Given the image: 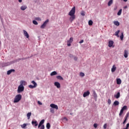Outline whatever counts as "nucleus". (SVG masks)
Returning a JSON list of instances; mask_svg holds the SVG:
<instances>
[{"mask_svg": "<svg viewBox=\"0 0 129 129\" xmlns=\"http://www.w3.org/2000/svg\"><path fill=\"white\" fill-rule=\"evenodd\" d=\"M69 15L71 16L70 20H71V23L75 20V7H73L71 11L69 13Z\"/></svg>", "mask_w": 129, "mask_h": 129, "instance_id": "f257e3e1", "label": "nucleus"}, {"mask_svg": "<svg viewBox=\"0 0 129 129\" xmlns=\"http://www.w3.org/2000/svg\"><path fill=\"white\" fill-rule=\"evenodd\" d=\"M21 99H22V95L21 94L17 95L14 98V103H17V102H19Z\"/></svg>", "mask_w": 129, "mask_h": 129, "instance_id": "f03ea898", "label": "nucleus"}, {"mask_svg": "<svg viewBox=\"0 0 129 129\" xmlns=\"http://www.w3.org/2000/svg\"><path fill=\"white\" fill-rule=\"evenodd\" d=\"M126 109H127V106H124L122 107V108L121 109L120 112L119 113V115L120 116H121V115H122V113H123V111L124 110H126Z\"/></svg>", "mask_w": 129, "mask_h": 129, "instance_id": "7ed1b4c3", "label": "nucleus"}, {"mask_svg": "<svg viewBox=\"0 0 129 129\" xmlns=\"http://www.w3.org/2000/svg\"><path fill=\"white\" fill-rule=\"evenodd\" d=\"M25 89V87H24V86L20 85L18 86V93H21V92H23V91Z\"/></svg>", "mask_w": 129, "mask_h": 129, "instance_id": "20e7f679", "label": "nucleus"}, {"mask_svg": "<svg viewBox=\"0 0 129 129\" xmlns=\"http://www.w3.org/2000/svg\"><path fill=\"white\" fill-rule=\"evenodd\" d=\"M48 23H49V19H47L40 26L41 29H45V27L47 26V24H48Z\"/></svg>", "mask_w": 129, "mask_h": 129, "instance_id": "39448f33", "label": "nucleus"}, {"mask_svg": "<svg viewBox=\"0 0 129 129\" xmlns=\"http://www.w3.org/2000/svg\"><path fill=\"white\" fill-rule=\"evenodd\" d=\"M72 42H73V37H71L70 39L67 41V46H68V47H70Z\"/></svg>", "mask_w": 129, "mask_h": 129, "instance_id": "423d86ee", "label": "nucleus"}, {"mask_svg": "<svg viewBox=\"0 0 129 129\" xmlns=\"http://www.w3.org/2000/svg\"><path fill=\"white\" fill-rule=\"evenodd\" d=\"M113 44H114V42H113V41L112 40H110L108 42V47H109V48H111V47H114L113 46Z\"/></svg>", "mask_w": 129, "mask_h": 129, "instance_id": "0eeeda50", "label": "nucleus"}, {"mask_svg": "<svg viewBox=\"0 0 129 129\" xmlns=\"http://www.w3.org/2000/svg\"><path fill=\"white\" fill-rule=\"evenodd\" d=\"M23 33H24V35L25 37H26V38L27 39H29L30 36L29 35V34H28V32L27 31H26V30H23Z\"/></svg>", "mask_w": 129, "mask_h": 129, "instance_id": "6e6552de", "label": "nucleus"}, {"mask_svg": "<svg viewBox=\"0 0 129 129\" xmlns=\"http://www.w3.org/2000/svg\"><path fill=\"white\" fill-rule=\"evenodd\" d=\"M90 94V92L89 91H87V92L84 93L83 97H86V96H88Z\"/></svg>", "mask_w": 129, "mask_h": 129, "instance_id": "1a4fd4ad", "label": "nucleus"}, {"mask_svg": "<svg viewBox=\"0 0 129 129\" xmlns=\"http://www.w3.org/2000/svg\"><path fill=\"white\" fill-rule=\"evenodd\" d=\"M50 107H52V108H55V109H58V106L54 104H50Z\"/></svg>", "mask_w": 129, "mask_h": 129, "instance_id": "9d476101", "label": "nucleus"}, {"mask_svg": "<svg viewBox=\"0 0 129 129\" xmlns=\"http://www.w3.org/2000/svg\"><path fill=\"white\" fill-rule=\"evenodd\" d=\"M128 55V51L125 49L124 50V57H125V58H127Z\"/></svg>", "mask_w": 129, "mask_h": 129, "instance_id": "9b49d317", "label": "nucleus"}, {"mask_svg": "<svg viewBox=\"0 0 129 129\" xmlns=\"http://www.w3.org/2000/svg\"><path fill=\"white\" fill-rule=\"evenodd\" d=\"M20 85H22V86H24H24L27 85V82L24 80L21 81Z\"/></svg>", "mask_w": 129, "mask_h": 129, "instance_id": "f8f14e48", "label": "nucleus"}, {"mask_svg": "<svg viewBox=\"0 0 129 129\" xmlns=\"http://www.w3.org/2000/svg\"><path fill=\"white\" fill-rule=\"evenodd\" d=\"M54 86H56L57 88H60V87H61L60 83L58 82H55L54 83Z\"/></svg>", "mask_w": 129, "mask_h": 129, "instance_id": "ddd939ff", "label": "nucleus"}, {"mask_svg": "<svg viewBox=\"0 0 129 129\" xmlns=\"http://www.w3.org/2000/svg\"><path fill=\"white\" fill-rule=\"evenodd\" d=\"M45 122V120L42 119L41 120V121H40L38 124V128H40V127L42 125H43V124Z\"/></svg>", "mask_w": 129, "mask_h": 129, "instance_id": "4468645a", "label": "nucleus"}, {"mask_svg": "<svg viewBox=\"0 0 129 129\" xmlns=\"http://www.w3.org/2000/svg\"><path fill=\"white\" fill-rule=\"evenodd\" d=\"M31 123L32 125H34V126H38V122H37V121H32Z\"/></svg>", "mask_w": 129, "mask_h": 129, "instance_id": "2eb2a0df", "label": "nucleus"}, {"mask_svg": "<svg viewBox=\"0 0 129 129\" xmlns=\"http://www.w3.org/2000/svg\"><path fill=\"white\" fill-rule=\"evenodd\" d=\"M21 11H25V10H27L28 9V7L27 6H22L20 8Z\"/></svg>", "mask_w": 129, "mask_h": 129, "instance_id": "dca6fc26", "label": "nucleus"}, {"mask_svg": "<svg viewBox=\"0 0 129 129\" xmlns=\"http://www.w3.org/2000/svg\"><path fill=\"white\" fill-rule=\"evenodd\" d=\"M12 72H15V70L11 69L7 72V75H10Z\"/></svg>", "mask_w": 129, "mask_h": 129, "instance_id": "f3484780", "label": "nucleus"}, {"mask_svg": "<svg viewBox=\"0 0 129 129\" xmlns=\"http://www.w3.org/2000/svg\"><path fill=\"white\" fill-rule=\"evenodd\" d=\"M114 97L115 98H119V97H120V93H119V92H118L117 93V94H116V95H114Z\"/></svg>", "mask_w": 129, "mask_h": 129, "instance_id": "a211bd4d", "label": "nucleus"}, {"mask_svg": "<svg viewBox=\"0 0 129 129\" xmlns=\"http://www.w3.org/2000/svg\"><path fill=\"white\" fill-rule=\"evenodd\" d=\"M112 4H113V0H110L108 3V6L110 7Z\"/></svg>", "mask_w": 129, "mask_h": 129, "instance_id": "6ab92c4d", "label": "nucleus"}, {"mask_svg": "<svg viewBox=\"0 0 129 129\" xmlns=\"http://www.w3.org/2000/svg\"><path fill=\"white\" fill-rule=\"evenodd\" d=\"M116 82L118 85L121 84V80L120 79H117Z\"/></svg>", "mask_w": 129, "mask_h": 129, "instance_id": "aec40b11", "label": "nucleus"}, {"mask_svg": "<svg viewBox=\"0 0 129 129\" xmlns=\"http://www.w3.org/2000/svg\"><path fill=\"white\" fill-rule=\"evenodd\" d=\"M119 102H118V101H115L113 103V105H114V106L119 105Z\"/></svg>", "mask_w": 129, "mask_h": 129, "instance_id": "412c9836", "label": "nucleus"}, {"mask_svg": "<svg viewBox=\"0 0 129 129\" xmlns=\"http://www.w3.org/2000/svg\"><path fill=\"white\" fill-rule=\"evenodd\" d=\"M113 24L115 25V26H119V22L118 21H113Z\"/></svg>", "mask_w": 129, "mask_h": 129, "instance_id": "4be33fe9", "label": "nucleus"}, {"mask_svg": "<svg viewBox=\"0 0 129 129\" xmlns=\"http://www.w3.org/2000/svg\"><path fill=\"white\" fill-rule=\"evenodd\" d=\"M116 70V67L115 66H113L112 69H111V72H114Z\"/></svg>", "mask_w": 129, "mask_h": 129, "instance_id": "5701e85b", "label": "nucleus"}, {"mask_svg": "<svg viewBox=\"0 0 129 129\" xmlns=\"http://www.w3.org/2000/svg\"><path fill=\"white\" fill-rule=\"evenodd\" d=\"M31 115H32L31 112H28L27 114V116L28 119H30V117H31Z\"/></svg>", "mask_w": 129, "mask_h": 129, "instance_id": "b1692460", "label": "nucleus"}, {"mask_svg": "<svg viewBox=\"0 0 129 129\" xmlns=\"http://www.w3.org/2000/svg\"><path fill=\"white\" fill-rule=\"evenodd\" d=\"M57 79H58V80H63V77H62L61 76H56Z\"/></svg>", "mask_w": 129, "mask_h": 129, "instance_id": "393cba45", "label": "nucleus"}, {"mask_svg": "<svg viewBox=\"0 0 129 129\" xmlns=\"http://www.w3.org/2000/svg\"><path fill=\"white\" fill-rule=\"evenodd\" d=\"M54 75H57V73L55 71L52 72L50 74V76H54Z\"/></svg>", "mask_w": 129, "mask_h": 129, "instance_id": "a878e982", "label": "nucleus"}, {"mask_svg": "<svg viewBox=\"0 0 129 129\" xmlns=\"http://www.w3.org/2000/svg\"><path fill=\"white\" fill-rule=\"evenodd\" d=\"M31 83H32V84H33V86H34L35 87H37V83L35 81H32L31 82Z\"/></svg>", "mask_w": 129, "mask_h": 129, "instance_id": "bb28decb", "label": "nucleus"}, {"mask_svg": "<svg viewBox=\"0 0 129 129\" xmlns=\"http://www.w3.org/2000/svg\"><path fill=\"white\" fill-rule=\"evenodd\" d=\"M89 26H92L93 25V21L92 20H89L88 22Z\"/></svg>", "mask_w": 129, "mask_h": 129, "instance_id": "cd10ccee", "label": "nucleus"}, {"mask_svg": "<svg viewBox=\"0 0 129 129\" xmlns=\"http://www.w3.org/2000/svg\"><path fill=\"white\" fill-rule=\"evenodd\" d=\"M119 32H120V31L117 30V31L115 33V36H116L117 37H119V35H118V34H119Z\"/></svg>", "mask_w": 129, "mask_h": 129, "instance_id": "c85d7f7f", "label": "nucleus"}, {"mask_svg": "<svg viewBox=\"0 0 129 129\" xmlns=\"http://www.w3.org/2000/svg\"><path fill=\"white\" fill-rule=\"evenodd\" d=\"M46 127H47V129H50V127H51V125H50V123H47Z\"/></svg>", "mask_w": 129, "mask_h": 129, "instance_id": "c756f323", "label": "nucleus"}, {"mask_svg": "<svg viewBox=\"0 0 129 129\" xmlns=\"http://www.w3.org/2000/svg\"><path fill=\"white\" fill-rule=\"evenodd\" d=\"M122 11V10L120 9V10H119V11L117 13V15L118 16H120V15H121V12Z\"/></svg>", "mask_w": 129, "mask_h": 129, "instance_id": "7c9ffc66", "label": "nucleus"}, {"mask_svg": "<svg viewBox=\"0 0 129 129\" xmlns=\"http://www.w3.org/2000/svg\"><path fill=\"white\" fill-rule=\"evenodd\" d=\"M120 40H121V41H122V40H123V33H121V35L120 36Z\"/></svg>", "mask_w": 129, "mask_h": 129, "instance_id": "2f4dec72", "label": "nucleus"}, {"mask_svg": "<svg viewBox=\"0 0 129 129\" xmlns=\"http://www.w3.org/2000/svg\"><path fill=\"white\" fill-rule=\"evenodd\" d=\"M85 74H84V73H80V76H81V77H84Z\"/></svg>", "mask_w": 129, "mask_h": 129, "instance_id": "473e14b6", "label": "nucleus"}, {"mask_svg": "<svg viewBox=\"0 0 129 129\" xmlns=\"http://www.w3.org/2000/svg\"><path fill=\"white\" fill-rule=\"evenodd\" d=\"M29 88H32V89H33V88H36V87H35V86H33V85H30L29 86Z\"/></svg>", "mask_w": 129, "mask_h": 129, "instance_id": "72a5a7b5", "label": "nucleus"}, {"mask_svg": "<svg viewBox=\"0 0 129 129\" xmlns=\"http://www.w3.org/2000/svg\"><path fill=\"white\" fill-rule=\"evenodd\" d=\"M26 126H27V124L26 123H24L22 125H21V127H22V128H25Z\"/></svg>", "mask_w": 129, "mask_h": 129, "instance_id": "f704fd0d", "label": "nucleus"}, {"mask_svg": "<svg viewBox=\"0 0 129 129\" xmlns=\"http://www.w3.org/2000/svg\"><path fill=\"white\" fill-rule=\"evenodd\" d=\"M33 24H34V25H38V22L36 20H33Z\"/></svg>", "mask_w": 129, "mask_h": 129, "instance_id": "c9c22d12", "label": "nucleus"}, {"mask_svg": "<svg viewBox=\"0 0 129 129\" xmlns=\"http://www.w3.org/2000/svg\"><path fill=\"white\" fill-rule=\"evenodd\" d=\"M40 127V129H45V125H42Z\"/></svg>", "mask_w": 129, "mask_h": 129, "instance_id": "e433bc0d", "label": "nucleus"}, {"mask_svg": "<svg viewBox=\"0 0 129 129\" xmlns=\"http://www.w3.org/2000/svg\"><path fill=\"white\" fill-rule=\"evenodd\" d=\"M37 103H38V104H39V105H42V104H43L42 103V102H41V101H37Z\"/></svg>", "mask_w": 129, "mask_h": 129, "instance_id": "4c0bfd02", "label": "nucleus"}, {"mask_svg": "<svg viewBox=\"0 0 129 129\" xmlns=\"http://www.w3.org/2000/svg\"><path fill=\"white\" fill-rule=\"evenodd\" d=\"M94 127H95V128H97V123H94Z\"/></svg>", "mask_w": 129, "mask_h": 129, "instance_id": "58836bf2", "label": "nucleus"}, {"mask_svg": "<svg viewBox=\"0 0 129 129\" xmlns=\"http://www.w3.org/2000/svg\"><path fill=\"white\" fill-rule=\"evenodd\" d=\"M107 126V124L106 123L104 124V125H103V127L104 129H106Z\"/></svg>", "mask_w": 129, "mask_h": 129, "instance_id": "ea45409f", "label": "nucleus"}, {"mask_svg": "<svg viewBox=\"0 0 129 129\" xmlns=\"http://www.w3.org/2000/svg\"><path fill=\"white\" fill-rule=\"evenodd\" d=\"M78 59V57H77V56H75L74 58V59L75 60V61H77Z\"/></svg>", "mask_w": 129, "mask_h": 129, "instance_id": "a19ab883", "label": "nucleus"}, {"mask_svg": "<svg viewBox=\"0 0 129 129\" xmlns=\"http://www.w3.org/2000/svg\"><path fill=\"white\" fill-rule=\"evenodd\" d=\"M127 117H128V113H127L125 116V119H127Z\"/></svg>", "mask_w": 129, "mask_h": 129, "instance_id": "79ce46f5", "label": "nucleus"}, {"mask_svg": "<svg viewBox=\"0 0 129 129\" xmlns=\"http://www.w3.org/2000/svg\"><path fill=\"white\" fill-rule=\"evenodd\" d=\"M108 104H110V103H111V100L109 99L108 100Z\"/></svg>", "mask_w": 129, "mask_h": 129, "instance_id": "37998d69", "label": "nucleus"}, {"mask_svg": "<svg viewBox=\"0 0 129 129\" xmlns=\"http://www.w3.org/2000/svg\"><path fill=\"white\" fill-rule=\"evenodd\" d=\"M81 15L82 16H83V17H84V16H85V14L84 13V12H82Z\"/></svg>", "mask_w": 129, "mask_h": 129, "instance_id": "c03bdc74", "label": "nucleus"}, {"mask_svg": "<svg viewBox=\"0 0 129 129\" xmlns=\"http://www.w3.org/2000/svg\"><path fill=\"white\" fill-rule=\"evenodd\" d=\"M36 20L37 21H41V18L38 17V18H36Z\"/></svg>", "mask_w": 129, "mask_h": 129, "instance_id": "a18cd8bd", "label": "nucleus"}, {"mask_svg": "<svg viewBox=\"0 0 129 129\" xmlns=\"http://www.w3.org/2000/svg\"><path fill=\"white\" fill-rule=\"evenodd\" d=\"M50 112H51L52 113H54V110L53 108H50Z\"/></svg>", "mask_w": 129, "mask_h": 129, "instance_id": "49530a36", "label": "nucleus"}, {"mask_svg": "<svg viewBox=\"0 0 129 129\" xmlns=\"http://www.w3.org/2000/svg\"><path fill=\"white\" fill-rule=\"evenodd\" d=\"M128 127H129V123H127L125 128L128 129Z\"/></svg>", "mask_w": 129, "mask_h": 129, "instance_id": "de8ad7c7", "label": "nucleus"}, {"mask_svg": "<svg viewBox=\"0 0 129 129\" xmlns=\"http://www.w3.org/2000/svg\"><path fill=\"white\" fill-rule=\"evenodd\" d=\"M83 42H84V40H81V41L79 42V43H80V44H82V43H83Z\"/></svg>", "mask_w": 129, "mask_h": 129, "instance_id": "09e8293b", "label": "nucleus"}, {"mask_svg": "<svg viewBox=\"0 0 129 129\" xmlns=\"http://www.w3.org/2000/svg\"><path fill=\"white\" fill-rule=\"evenodd\" d=\"M126 119H125L124 120L123 122V124H124V123H125V122H126Z\"/></svg>", "mask_w": 129, "mask_h": 129, "instance_id": "8fccbe9b", "label": "nucleus"}, {"mask_svg": "<svg viewBox=\"0 0 129 129\" xmlns=\"http://www.w3.org/2000/svg\"><path fill=\"white\" fill-rule=\"evenodd\" d=\"M94 96H97V95L96 94V93H95V92H94Z\"/></svg>", "mask_w": 129, "mask_h": 129, "instance_id": "3c124183", "label": "nucleus"}, {"mask_svg": "<svg viewBox=\"0 0 129 129\" xmlns=\"http://www.w3.org/2000/svg\"><path fill=\"white\" fill-rule=\"evenodd\" d=\"M63 119H66V120H67H67H68V119H67L66 117H64Z\"/></svg>", "mask_w": 129, "mask_h": 129, "instance_id": "603ef678", "label": "nucleus"}, {"mask_svg": "<svg viewBox=\"0 0 129 129\" xmlns=\"http://www.w3.org/2000/svg\"><path fill=\"white\" fill-rule=\"evenodd\" d=\"M19 3H22V0H18Z\"/></svg>", "mask_w": 129, "mask_h": 129, "instance_id": "864d4df0", "label": "nucleus"}, {"mask_svg": "<svg viewBox=\"0 0 129 129\" xmlns=\"http://www.w3.org/2000/svg\"><path fill=\"white\" fill-rule=\"evenodd\" d=\"M124 9H127V6L124 7Z\"/></svg>", "mask_w": 129, "mask_h": 129, "instance_id": "5fc2aeb1", "label": "nucleus"}, {"mask_svg": "<svg viewBox=\"0 0 129 129\" xmlns=\"http://www.w3.org/2000/svg\"><path fill=\"white\" fill-rule=\"evenodd\" d=\"M123 2H127V0H123Z\"/></svg>", "mask_w": 129, "mask_h": 129, "instance_id": "6e6d98bb", "label": "nucleus"}, {"mask_svg": "<svg viewBox=\"0 0 129 129\" xmlns=\"http://www.w3.org/2000/svg\"><path fill=\"white\" fill-rule=\"evenodd\" d=\"M123 129H127V128H123Z\"/></svg>", "mask_w": 129, "mask_h": 129, "instance_id": "4d7b16f0", "label": "nucleus"}]
</instances>
